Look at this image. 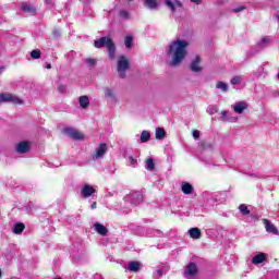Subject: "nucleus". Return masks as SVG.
Wrapping results in <instances>:
<instances>
[{
  "label": "nucleus",
  "instance_id": "21",
  "mask_svg": "<svg viewBox=\"0 0 279 279\" xmlns=\"http://www.w3.org/2000/svg\"><path fill=\"white\" fill-rule=\"evenodd\" d=\"M144 5L148 8V10H156L158 2L156 0H144Z\"/></svg>",
  "mask_w": 279,
  "mask_h": 279
},
{
  "label": "nucleus",
  "instance_id": "40",
  "mask_svg": "<svg viewBox=\"0 0 279 279\" xmlns=\"http://www.w3.org/2000/svg\"><path fill=\"white\" fill-rule=\"evenodd\" d=\"M243 10H245V7H238V8H235V9H233V12L236 14V13H239V12H243Z\"/></svg>",
  "mask_w": 279,
  "mask_h": 279
},
{
  "label": "nucleus",
  "instance_id": "42",
  "mask_svg": "<svg viewBox=\"0 0 279 279\" xmlns=\"http://www.w3.org/2000/svg\"><path fill=\"white\" fill-rule=\"evenodd\" d=\"M65 90H66V87L64 85L59 86V92L65 93Z\"/></svg>",
  "mask_w": 279,
  "mask_h": 279
},
{
  "label": "nucleus",
  "instance_id": "6",
  "mask_svg": "<svg viewBox=\"0 0 279 279\" xmlns=\"http://www.w3.org/2000/svg\"><path fill=\"white\" fill-rule=\"evenodd\" d=\"M126 202H130L132 206H138L143 202V194L141 192H132L125 196Z\"/></svg>",
  "mask_w": 279,
  "mask_h": 279
},
{
  "label": "nucleus",
  "instance_id": "45",
  "mask_svg": "<svg viewBox=\"0 0 279 279\" xmlns=\"http://www.w3.org/2000/svg\"><path fill=\"white\" fill-rule=\"evenodd\" d=\"M157 276H162V270L161 269H159V270H157Z\"/></svg>",
  "mask_w": 279,
  "mask_h": 279
},
{
  "label": "nucleus",
  "instance_id": "37",
  "mask_svg": "<svg viewBox=\"0 0 279 279\" xmlns=\"http://www.w3.org/2000/svg\"><path fill=\"white\" fill-rule=\"evenodd\" d=\"M129 162H130L131 167H136V165H138V161L136 159H134V157H132V156L129 157Z\"/></svg>",
  "mask_w": 279,
  "mask_h": 279
},
{
  "label": "nucleus",
  "instance_id": "38",
  "mask_svg": "<svg viewBox=\"0 0 279 279\" xmlns=\"http://www.w3.org/2000/svg\"><path fill=\"white\" fill-rule=\"evenodd\" d=\"M86 64H88L89 66H95V64H97V61H95V59H86Z\"/></svg>",
  "mask_w": 279,
  "mask_h": 279
},
{
  "label": "nucleus",
  "instance_id": "1",
  "mask_svg": "<svg viewBox=\"0 0 279 279\" xmlns=\"http://www.w3.org/2000/svg\"><path fill=\"white\" fill-rule=\"evenodd\" d=\"M187 47L189 41L184 39H177L168 45L166 54L170 60V66H180V64H182V61L186 58Z\"/></svg>",
  "mask_w": 279,
  "mask_h": 279
},
{
  "label": "nucleus",
  "instance_id": "14",
  "mask_svg": "<svg viewBox=\"0 0 279 279\" xmlns=\"http://www.w3.org/2000/svg\"><path fill=\"white\" fill-rule=\"evenodd\" d=\"M17 154H27L29 151V142H21L16 145Z\"/></svg>",
  "mask_w": 279,
  "mask_h": 279
},
{
  "label": "nucleus",
  "instance_id": "27",
  "mask_svg": "<svg viewBox=\"0 0 279 279\" xmlns=\"http://www.w3.org/2000/svg\"><path fill=\"white\" fill-rule=\"evenodd\" d=\"M149 138H151V133H149V131H143L140 136L141 143H147V141H149Z\"/></svg>",
  "mask_w": 279,
  "mask_h": 279
},
{
  "label": "nucleus",
  "instance_id": "12",
  "mask_svg": "<svg viewBox=\"0 0 279 279\" xmlns=\"http://www.w3.org/2000/svg\"><path fill=\"white\" fill-rule=\"evenodd\" d=\"M181 191L182 193H184V195H193L195 189L193 187V185L189 182H183L181 184Z\"/></svg>",
  "mask_w": 279,
  "mask_h": 279
},
{
  "label": "nucleus",
  "instance_id": "8",
  "mask_svg": "<svg viewBox=\"0 0 279 279\" xmlns=\"http://www.w3.org/2000/svg\"><path fill=\"white\" fill-rule=\"evenodd\" d=\"M63 132L66 136H70V138H74V141H82L84 138V134L75 129L66 128Z\"/></svg>",
  "mask_w": 279,
  "mask_h": 279
},
{
  "label": "nucleus",
  "instance_id": "13",
  "mask_svg": "<svg viewBox=\"0 0 279 279\" xmlns=\"http://www.w3.org/2000/svg\"><path fill=\"white\" fill-rule=\"evenodd\" d=\"M267 260V254L258 253L257 255L253 256L252 263L253 265H260Z\"/></svg>",
  "mask_w": 279,
  "mask_h": 279
},
{
  "label": "nucleus",
  "instance_id": "46",
  "mask_svg": "<svg viewBox=\"0 0 279 279\" xmlns=\"http://www.w3.org/2000/svg\"><path fill=\"white\" fill-rule=\"evenodd\" d=\"M46 69H51V63H48V64L46 65Z\"/></svg>",
  "mask_w": 279,
  "mask_h": 279
},
{
  "label": "nucleus",
  "instance_id": "15",
  "mask_svg": "<svg viewBox=\"0 0 279 279\" xmlns=\"http://www.w3.org/2000/svg\"><path fill=\"white\" fill-rule=\"evenodd\" d=\"M166 5L171 10V12H175V8H182V2L180 0H166Z\"/></svg>",
  "mask_w": 279,
  "mask_h": 279
},
{
  "label": "nucleus",
  "instance_id": "2",
  "mask_svg": "<svg viewBox=\"0 0 279 279\" xmlns=\"http://www.w3.org/2000/svg\"><path fill=\"white\" fill-rule=\"evenodd\" d=\"M94 47H96V49L107 47L109 58H111V60H114L117 47H114V43H112V39L110 37H101L98 40H95Z\"/></svg>",
  "mask_w": 279,
  "mask_h": 279
},
{
  "label": "nucleus",
  "instance_id": "7",
  "mask_svg": "<svg viewBox=\"0 0 279 279\" xmlns=\"http://www.w3.org/2000/svg\"><path fill=\"white\" fill-rule=\"evenodd\" d=\"M231 108L235 114H243V112L250 108V105L246 101H238L232 105Z\"/></svg>",
  "mask_w": 279,
  "mask_h": 279
},
{
  "label": "nucleus",
  "instance_id": "31",
  "mask_svg": "<svg viewBox=\"0 0 279 279\" xmlns=\"http://www.w3.org/2000/svg\"><path fill=\"white\" fill-rule=\"evenodd\" d=\"M216 88H219L222 93H228V84L221 81L217 83Z\"/></svg>",
  "mask_w": 279,
  "mask_h": 279
},
{
  "label": "nucleus",
  "instance_id": "26",
  "mask_svg": "<svg viewBox=\"0 0 279 279\" xmlns=\"http://www.w3.org/2000/svg\"><path fill=\"white\" fill-rule=\"evenodd\" d=\"M124 45L126 49H132V46L134 45V37L132 35H128L124 39Z\"/></svg>",
  "mask_w": 279,
  "mask_h": 279
},
{
  "label": "nucleus",
  "instance_id": "3",
  "mask_svg": "<svg viewBox=\"0 0 279 279\" xmlns=\"http://www.w3.org/2000/svg\"><path fill=\"white\" fill-rule=\"evenodd\" d=\"M9 102L21 106L23 104V99L8 93L0 94V104H9Z\"/></svg>",
  "mask_w": 279,
  "mask_h": 279
},
{
  "label": "nucleus",
  "instance_id": "25",
  "mask_svg": "<svg viewBox=\"0 0 279 279\" xmlns=\"http://www.w3.org/2000/svg\"><path fill=\"white\" fill-rule=\"evenodd\" d=\"M128 269H129V271L136 272V271H138V269H141V264L138 262H131L128 265Z\"/></svg>",
  "mask_w": 279,
  "mask_h": 279
},
{
  "label": "nucleus",
  "instance_id": "32",
  "mask_svg": "<svg viewBox=\"0 0 279 279\" xmlns=\"http://www.w3.org/2000/svg\"><path fill=\"white\" fill-rule=\"evenodd\" d=\"M239 210H240V213H241L242 215H244V216L250 215V209L247 208V206H246L245 204H241V205L239 206Z\"/></svg>",
  "mask_w": 279,
  "mask_h": 279
},
{
  "label": "nucleus",
  "instance_id": "10",
  "mask_svg": "<svg viewBox=\"0 0 279 279\" xmlns=\"http://www.w3.org/2000/svg\"><path fill=\"white\" fill-rule=\"evenodd\" d=\"M95 187L90 184H84L81 190L82 197L88 198L93 195H95Z\"/></svg>",
  "mask_w": 279,
  "mask_h": 279
},
{
  "label": "nucleus",
  "instance_id": "41",
  "mask_svg": "<svg viewBox=\"0 0 279 279\" xmlns=\"http://www.w3.org/2000/svg\"><path fill=\"white\" fill-rule=\"evenodd\" d=\"M192 134L194 138H199V131L195 130Z\"/></svg>",
  "mask_w": 279,
  "mask_h": 279
},
{
  "label": "nucleus",
  "instance_id": "22",
  "mask_svg": "<svg viewBox=\"0 0 279 279\" xmlns=\"http://www.w3.org/2000/svg\"><path fill=\"white\" fill-rule=\"evenodd\" d=\"M106 99H110L111 101H117V96L114 95V90L110 88L105 89Z\"/></svg>",
  "mask_w": 279,
  "mask_h": 279
},
{
  "label": "nucleus",
  "instance_id": "47",
  "mask_svg": "<svg viewBox=\"0 0 279 279\" xmlns=\"http://www.w3.org/2000/svg\"><path fill=\"white\" fill-rule=\"evenodd\" d=\"M46 3H51V0H46Z\"/></svg>",
  "mask_w": 279,
  "mask_h": 279
},
{
  "label": "nucleus",
  "instance_id": "36",
  "mask_svg": "<svg viewBox=\"0 0 279 279\" xmlns=\"http://www.w3.org/2000/svg\"><path fill=\"white\" fill-rule=\"evenodd\" d=\"M119 16H121L122 19H130V12H128L126 10H120L119 11Z\"/></svg>",
  "mask_w": 279,
  "mask_h": 279
},
{
  "label": "nucleus",
  "instance_id": "4",
  "mask_svg": "<svg viewBox=\"0 0 279 279\" xmlns=\"http://www.w3.org/2000/svg\"><path fill=\"white\" fill-rule=\"evenodd\" d=\"M130 69V60L125 56H121L118 60V73L120 77H125V71Z\"/></svg>",
  "mask_w": 279,
  "mask_h": 279
},
{
  "label": "nucleus",
  "instance_id": "16",
  "mask_svg": "<svg viewBox=\"0 0 279 279\" xmlns=\"http://www.w3.org/2000/svg\"><path fill=\"white\" fill-rule=\"evenodd\" d=\"M94 228H95V231L101 236H106V234H108V228H106V226L99 222L94 223Z\"/></svg>",
  "mask_w": 279,
  "mask_h": 279
},
{
  "label": "nucleus",
  "instance_id": "29",
  "mask_svg": "<svg viewBox=\"0 0 279 279\" xmlns=\"http://www.w3.org/2000/svg\"><path fill=\"white\" fill-rule=\"evenodd\" d=\"M162 231L158 230V229H149L147 232V236H162Z\"/></svg>",
  "mask_w": 279,
  "mask_h": 279
},
{
  "label": "nucleus",
  "instance_id": "48",
  "mask_svg": "<svg viewBox=\"0 0 279 279\" xmlns=\"http://www.w3.org/2000/svg\"><path fill=\"white\" fill-rule=\"evenodd\" d=\"M0 278H1V270H0Z\"/></svg>",
  "mask_w": 279,
  "mask_h": 279
},
{
  "label": "nucleus",
  "instance_id": "9",
  "mask_svg": "<svg viewBox=\"0 0 279 279\" xmlns=\"http://www.w3.org/2000/svg\"><path fill=\"white\" fill-rule=\"evenodd\" d=\"M197 271H198L197 264L192 262L185 268L184 276L186 278H195V276H197Z\"/></svg>",
  "mask_w": 279,
  "mask_h": 279
},
{
  "label": "nucleus",
  "instance_id": "34",
  "mask_svg": "<svg viewBox=\"0 0 279 279\" xmlns=\"http://www.w3.org/2000/svg\"><path fill=\"white\" fill-rule=\"evenodd\" d=\"M218 111H219V108L217 106H215V105L209 106L207 108V112H209V114H217Z\"/></svg>",
  "mask_w": 279,
  "mask_h": 279
},
{
  "label": "nucleus",
  "instance_id": "44",
  "mask_svg": "<svg viewBox=\"0 0 279 279\" xmlns=\"http://www.w3.org/2000/svg\"><path fill=\"white\" fill-rule=\"evenodd\" d=\"M95 208H97V203H96V202H94V203L92 204V209L95 210Z\"/></svg>",
  "mask_w": 279,
  "mask_h": 279
},
{
  "label": "nucleus",
  "instance_id": "33",
  "mask_svg": "<svg viewBox=\"0 0 279 279\" xmlns=\"http://www.w3.org/2000/svg\"><path fill=\"white\" fill-rule=\"evenodd\" d=\"M271 43V38L269 37H263L259 41L260 47H267Z\"/></svg>",
  "mask_w": 279,
  "mask_h": 279
},
{
  "label": "nucleus",
  "instance_id": "39",
  "mask_svg": "<svg viewBox=\"0 0 279 279\" xmlns=\"http://www.w3.org/2000/svg\"><path fill=\"white\" fill-rule=\"evenodd\" d=\"M221 117L223 121H230V119H228V111H221Z\"/></svg>",
  "mask_w": 279,
  "mask_h": 279
},
{
  "label": "nucleus",
  "instance_id": "23",
  "mask_svg": "<svg viewBox=\"0 0 279 279\" xmlns=\"http://www.w3.org/2000/svg\"><path fill=\"white\" fill-rule=\"evenodd\" d=\"M155 134H156L157 141H162V138L167 136V132L162 128H157Z\"/></svg>",
  "mask_w": 279,
  "mask_h": 279
},
{
  "label": "nucleus",
  "instance_id": "11",
  "mask_svg": "<svg viewBox=\"0 0 279 279\" xmlns=\"http://www.w3.org/2000/svg\"><path fill=\"white\" fill-rule=\"evenodd\" d=\"M263 221L266 228V232L269 234H278V228H276L275 225L269 221V219H264Z\"/></svg>",
  "mask_w": 279,
  "mask_h": 279
},
{
  "label": "nucleus",
  "instance_id": "19",
  "mask_svg": "<svg viewBox=\"0 0 279 279\" xmlns=\"http://www.w3.org/2000/svg\"><path fill=\"white\" fill-rule=\"evenodd\" d=\"M187 234L191 236V239H202V230H199V228H191L187 231Z\"/></svg>",
  "mask_w": 279,
  "mask_h": 279
},
{
  "label": "nucleus",
  "instance_id": "18",
  "mask_svg": "<svg viewBox=\"0 0 279 279\" xmlns=\"http://www.w3.org/2000/svg\"><path fill=\"white\" fill-rule=\"evenodd\" d=\"M199 62H201V59L197 56L195 58V60H193L191 65H190L191 71H193L194 73H199V71H202V68L199 66Z\"/></svg>",
  "mask_w": 279,
  "mask_h": 279
},
{
  "label": "nucleus",
  "instance_id": "17",
  "mask_svg": "<svg viewBox=\"0 0 279 279\" xmlns=\"http://www.w3.org/2000/svg\"><path fill=\"white\" fill-rule=\"evenodd\" d=\"M22 10L23 12H26V14H32V15L36 14V7H33L27 2L22 3Z\"/></svg>",
  "mask_w": 279,
  "mask_h": 279
},
{
  "label": "nucleus",
  "instance_id": "43",
  "mask_svg": "<svg viewBox=\"0 0 279 279\" xmlns=\"http://www.w3.org/2000/svg\"><path fill=\"white\" fill-rule=\"evenodd\" d=\"M192 3H197V5H199V3H202V0H191Z\"/></svg>",
  "mask_w": 279,
  "mask_h": 279
},
{
  "label": "nucleus",
  "instance_id": "20",
  "mask_svg": "<svg viewBox=\"0 0 279 279\" xmlns=\"http://www.w3.org/2000/svg\"><path fill=\"white\" fill-rule=\"evenodd\" d=\"M78 104L81 108L86 109L90 105V99L88 98V96H81L78 98Z\"/></svg>",
  "mask_w": 279,
  "mask_h": 279
},
{
  "label": "nucleus",
  "instance_id": "30",
  "mask_svg": "<svg viewBox=\"0 0 279 279\" xmlns=\"http://www.w3.org/2000/svg\"><path fill=\"white\" fill-rule=\"evenodd\" d=\"M230 82L232 86H239V84L243 83V76L241 75L233 76Z\"/></svg>",
  "mask_w": 279,
  "mask_h": 279
},
{
  "label": "nucleus",
  "instance_id": "28",
  "mask_svg": "<svg viewBox=\"0 0 279 279\" xmlns=\"http://www.w3.org/2000/svg\"><path fill=\"white\" fill-rule=\"evenodd\" d=\"M154 167H156L154 159L153 158L146 159L145 169H147V171H154Z\"/></svg>",
  "mask_w": 279,
  "mask_h": 279
},
{
  "label": "nucleus",
  "instance_id": "35",
  "mask_svg": "<svg viewBox=\"0 0 279 279\" xmlns=\"http://www.w3.org/2000/svg\"><path fill=\"white\" fill-rule=\"evenodd\" d=\"M40 56H41L40 50H33L31 52V58H33L34 60H38Z\"/></svg>",
  "mask_w": 279,
  "mask_h": 279
},
{
  "label": "nucleus",
  "instance_id": "24",
  "mask_svg": "<svg viewBox=\"0 0 279 279\" xmlns=\"http://www.w3.org/2000/svg\"><path fill=\"white\" fill-rule=\"evenodd\" d=\"M23 230H25V225L24 223H16L13 226V233L14 234H22Z\"/></svg>",
  "mask_w": 279,
  "mask_h": 279
},
{
  "label": "nucleus",
  "instance_id": "5",
  "mask_svg": "<svg viewBox=\"0 0 279 279\" xmlns=\"http://www.w3.org/2000/svg\"><path fill=\"white\" fill-rule=\"evenodd\" d=\"M106 151H108V144H99L95 153L92 155L93 160H100V158H104V156L106 155Z\"/></svg>",
  "mask_w": 279,
  "mask_h": 279
}]
</instances>
